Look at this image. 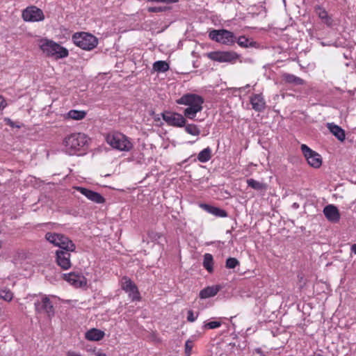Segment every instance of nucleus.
<instances>
[{
    "label": "nucleus",
    "mask_w": 356,
    "mask_h": 356,
    "mask_svg": "<svg viewBox=\"0 0 356 356\" xmlns=\"http://www.w3.org/2000/svg\"><path fill=\"white\" fill-rule=\"evenodd\" d=\"M176 102L178 104L188 106L184 111V117L190 120H194L197 113L202 110V104L204 101L203 97L198 95L188 93L184 95Z\"/></svg>",
    "instance_id": "obj_1"
},
{
    "label": "nucleus",
    "mask_w": 356,
    "mask_h": 356,
    "mask_svg": "<svg viewBox=\"0 0 356 356\" xmlns=\"http://www.w3.org/2000/svg\"><path fill=\"white\" fill-rule=\"evenodd\" d=\"M64 151L69 155L81 154L88 145V137L83 133H73L63 140Z\"/></svg>",
    "instance_id": "obj_2"
},
{
    "label": "nucleus",
    "mask_w": 356,
    "mask_h": 356,
    "mask_svg": "<svg viewBox=\"0 0 356 356\" xmlns=\"http://www.w3.org/2000/svg\"><path fill=\"white\" fill-rule=\"evenodd\" d=\"M38 45L40 49L47 57L54 60L63 59L69 55V51L65 47L50 39H40Z\"/></svg>",
    "instance_id": "obj_3"
},
{
    "label": "nucleus",
    "mask_w": 356,
    "mask_h": 356,
    "mask_svg": "<svg viewBox=\"0 0 356 356\" xmlns=\"http://www.w3.org/2000/svg\"><path fill=\"white\" fill-rule=\"evenodd\" d=\"M105 140L113 149L119 151L129 152L133 148V144L129 138L120 132L113 131L107 134Z\"/></svg>",
    "instance_id": "obj_4"
},
{
    "label": "nucleus",
    "mask_w": 356,
    "mask_h": 356,
    "mask_svg": "<svg viewBox=\"0 0 356 356\" xmlns=\"http://www.w3.org/2000/svg\"><path fill=\"white\" fill-rule=\"evenodd\" d=\"M45 238L55 246L60 248L58 250H71L72 252H75V244L64 234L47 232L45 234Z\"/></svg>",
    "instance_id": "obj_5"
},
{
    "label": "nucleus",
    "mask_w": 356,
    "mask_h": 356,
    "mask_svg": "<svg viewBox=\"0 0 356 356\" xmlns=\"http://www.w3.org/2000/svg\"><path fill=\"white\" fill-rule=\"evenodd\" d=\"M72 40L77 47L87 51L93 49L98 44L95 36L86 32L75 33L72 35Z\"/></svg>",
    "instance_id": "obj_6"
},
{
    "label": "nucleus",
    "mask_w": 356,
    "mask_h": 356,
    "mask_svg": "<svg viewBox=\"0 0 356 356\" xmlns=\"http://www.w3.org/2000/svg\"><path fill=\"white\" fill-rule=\"evenodd\" d=\"M209 37L213 41L226 45L234 44L236 40V37L234 33L225 29H213L209 32Z\"/></svg>",
    "instance_id": "obj_7"
},
{
    "label": "nucleus",
    "mask_w": 356,
    "mask_h": 356,
    "mask_svg": "<svg viewBox=\"0 0 356 356\" xmlns=\"http://www.w3.org/2000/svg\"><path fill=\"white\" fill-rule=\"evenodd\" d=\"M163 120L168 125L175 127H184L186 125V120L180 113L172 112L170 111H164L161 113Z\"/></svg>",
    "instance_id": "obj_8"
},
{
    "label": "nucleus",
    "mask_w": 356,
    "mask_h": 356,
    "mask_svg": "<svg viewBox=\"0 0 356 356\" xmlns=\"http://www.w3.org/2000/svg\"><path fill=\"white\" fill-rule=\"evenodd\" d=\"M300 149L308 164L311 167L314 168H319L321 166L322 158L318 153L312 150L305 144L301 145Z\"/></svg>",
    "instance_id": "obj_9"
},
{
    "label": "nucleus",
    "mask_w": 356,
    "mask_h": 356,
    "mask_svg": "<svg viewBox=\"0 0 356 356\" xmlns=\"http://www.w3.org/2000/svg\"><path fill=\"white\" fill-rule=\"evenodd\" d=\"M207 56L209 59L220 63H232L239 57V55L234 51H211Z\"/></svg>",
    "instance_id": "obj_10"
},
{
    "label": "nucleus",
    "mask_w": 356,
    "mask_h": 356,
    "mask_svg": "<svg viewBox=\"0 0 356 356\" xmlns=\"http://www.w3.org/2000/svg\"><path fill=\"white\" fill-rule=\"evenodd\" d=\"M121 288L128 293L131 300H140V296L136 284L128 277L124 276L121 281Z\"/></svg>",
    "instance_id": "obj_11"
},
{
    "label": "nucleus",
    "mask_w": 356,
    "mask_h": 356,
    "mask_svg": "<svg viewBox=\"0 0 356 356\" xmlns=\"http://www.w3.org/2000/svg\"><path fill=\"white\" fill-rule=\"evenodd\" d=\"M22 16L26 22H37L44 19L42 10L35 6H28L25 8L22 11Z\"/></svg>",
    "instance_id": "obj_12"
},
{
    "label": "nucleus",
    "mask_w": 356,
    "mask_h": 356,
    "mask_svg": "<svg viewBox=\"0 0 356 356\" xmlns=\"http://www.w3.org/2000/svg\"><path fill=\"white\" fill-rule=\"evenodd\" d=\"M71 250H56L55 261L56 264L63 270H66L71 268Z\"/></svg>",
    "instance_id": "obj_13"
},
{
    "label": "nucleus",
    "mask_w": 356,
    "mask_h": 356,
    "mask_svg": "<svg viewBox=\"0 0 356 356\" xmlns=\"http://www.w3.org/2000/svg\"><path fill=\"white\" fill-rule=\"evenodd\" d=\"M36 312H45L49 317L54 315V309L52 303L47 296L42 298V301H37L34 303Z\"/></svg>",
    "instance_id": "obj_14"
},
{
    "label": "nucleus",
    "mask_w": 356,
    "mask_h": 356,
    "mask_svg": "<svg viewBox=\"0 0 356 356\" xmlns=\"http://www.w3.org/2000/svg\"><path fill=\"white\" fill-rule=\"evenodd\" d=\"M76 191L86 197L89 200L96 204H104L106 202L105 198L99 193L93 191L90 189L78 186Z\"/></svg>",
    "instance_id": "obj_15"
},
{
    "label": "nucleus",
    "mask_w": 356,
    "mask_h": 356,
    "mask_svg": "<svg viewBox=\"0 0 356 356\" xmlns=\"http://www.w3.org/2000/svg\"><path fill=\"white\" fill-rule=\"evenodd\" d=\"M328 221L337 223L339 221L341 215L337 207L333 204L325 206L323 211Z\"/></svg>",
    "instance_id": "obj_16"
},
{
    "label": "nucleus",
    "mask_w": 356,
    "mask_h": 356,
    "mask_svg": "<svg viewBox=\"0 0 356 356\" xmlns=\"http://www.w3.org/2000/svg\"><path fill=\"white\" fill-rule=\"evenodd\" d=\"M63 279L76 288L86 284L85 277L74 273L63 274Z\"/></svg>",
    "instance_id": "obj_17"
},
{
    "label": "nucleus",
    "mask_w": 356,
    "mask_h": 356,
    "mask_svg": "<svg viewBox=\"0 0 356 356\" xmlns=\"http://www.w3.org/2000/svg\"><path fill=\"white\" fill-rule=\"evenodd\" d=\"M250 102L254 111L261 112L265 109L266 102L261 94L252 95Z\"/></svg>",
    "instance_id": "obj_18"
},
{
    "label": "nucleus",
    "mask_w": 356,
    "mask_h": 356,
    "mask_svg": "<svg viewBox=\"0 0 356 356\" xmlns=\"http://www.w3.org/2000/svg\"><path fill=\"white\" fill-rule=\"evenodd\" d=\"M200 207L204 209L207 212L220 218H225L227 216V213L225 210L218 207H216L207 204H202Z\"/></svg>",
    "instance_id": "obj_19"
},
{
    "label": "nucleus",
    "mask_w": 356,
    "mask_h": 356,
    "mask_svg": "<svg viewBox=\"0 0 356 356\" xmlns=\"http://www.w3.org/2000/svg\"><path fill=\"white\" fill-rule=\"evenodd\" d=\"M327 128L341 142L344 141L346 138L345 131L339 126L334 123H328Z\"/></svg>",
    "instance_id": "obj_20"
},
{
    "label": "nucleus",
    "mask_w": 356,
    "mask_h": 356,
    "mask_svg": "<svg viewBox=\"0 0 356 356\" xmlns=\"http://www.w3.org/2000/svg\"><path fill=\"white\" fill-rule=\"evenodd\" d=\"M221 289L219 285L207 286L200 292V297L202 299H206L216 296Z\"/></svg>",
    "instance_id": "obj_21"
},
{
    "label": "nucleus",
    "mask_w": 356,
    "mask_h": 356,
    "mask_svg": "<svg viewBox=\"0 0 356 356\" xmlns=\"http://www.w3.org/2000/svg\"><path fill=\"white\" fill-rule=\"evenodd\" d=\"M104 336V332L96 328H92L86 333V339L89 341H99Z\"/></svg>",
    "instance_id": "obj_22"
},
{
    "label": "nucleus",
    "mask_w": 356,
    "mask_h": 356,
    "mask_svg": "<svg viewBox=\"0 0 356 356\" xmlns=\"http://www.w3.org/2000/svg\"><path fill=\"white\" fill-rule=\"evenodd\" d=\"M283 79L288 83H292L296 86L302 85L304 80L293 74L286 73L283 75Z\"/></svg>",
    "instance_id": "obj_23"
},
{
    "label": "nucleus",
    "mask_w": 356,
    "mask_h": 356,
    "mask_svg": "<svg viewBox=\"0 0 356 356\" xmlns=\"http://www.w3.org/2000/svg\"><path fill=\"white\" fill-rule=\"evenodd\" d=\"M203 266L210 273L213 271V257L211 254H204Z\"/></svg>",
    "instance_id": "obj_24"
},
{
    "label": "nucleus",
    "mask_w": 356,
    "mask_h": 356,
    "mask_svg": "<svg viewBox=\"0 0 356 356\" xmlns=\"http://www.w3.org/2000/svg\"><path fill=\"white\" fill-rule=\"evenodd\" d=\"M86 115V112L79 110H70L67 113V118L72 120H80L83 119Z\"/></svg>",
    "instance_id": "obj_25"
},
{
    "label": "nucleus",
    "mask_w": 356,
    "mask_h": 356,
    "mask_svg": "<svg viewBox=\"0 0 356 356\" xmlns=\"http://www.w3.org/2000/svg\"><path fill=\"white\" fill-rule=\"evenodd\" d=\"M211 158V149L209 147L202 149L197 155V159L201 163H206Z\"/></svg>",
    "instance_id": "obj_26"
},
{
    "label": "nucleus",
    "mask_w": 356,
    "mask_h": 356,
    "mask_svg": "<svg viewBox=\"0 0 356 356\" xmlns=\"http://www.w3.org/2000/svg\"><path fill=\"white\" fill-rule=\"evenodd\" d=\"M236 42H237L240 47L244 48L254 47L256 44L255 42L250 40L244 35L236 38Z\"/></svg>",
    "instance_id": "obj_27"
},
{
    "label": "nucleus",
    "mask_w": 356,
    "mask_h": 356,
    "mask_svg": "<svg viewBox=\"0 0 356 356\" xmlns=\"http://www.w3.org/2000/svg\"><path fill=\"white\" fill-rule=\"evenodd\" d=\"M185 131L192 136H198L201 131L197 125L195 124H186L184 126Z\"/></svg>",
    "instance_id": "obj_28"
},
{
    "label": "nucleus",
    "mask_w": 356,
    "mask_h": 356,
    "mask_svg": "<svg viewBox=\"0 0 356 356\" xmlns=\"http://www.w3.org/2000/svg\"><path fill=\"white\" fill-rule=\"evenodd\" d=\"M247 184L249 187L257 190V191H264L266 189V184L259 182L253 179H249L247 180Z\"/></svg>",
    "instance_id": "obj_29"
},
{
    "label": "nucleus",
    "mask_w": 356,
    "mask_h": 356,
    "mask_svg": "<svg viewBox=\"0 0 356 356\" xmlns=\"http://www.w3.org/2000/svg\"><path fill=\"white\" fill-rule=\"evenodd\" d=\"M169 68L168 63L163 60L156 61L153 65V69L158 72H165Z\"/></svg>",
    "instance_id": "obj_30"
},
{
    "label": "nucleus",
    "mask_w": 356,
    "mask_h": 356,
    "mask_svg": "<svg viewBox=\"0 0 356 356\" xmlns=\"http://www.w3.org/2000/svg\"><path fill=\"white\" fill-rule=\"evenodd\" d=\"M0 298L6 302H10L13 298V293L8 288L1 289Z\"/></svg>",
    "instance_id": "obj_31"
},
{
    "label": "nucleus",
    "mask_w": 356,
    "mask_h": 356,
    "mask_svg": "<svg viewBox=\"0 0 356 356\" xmlns=\"http://www.w3.org/2000/svg\"><path fill=\"white\" fill-rule=\"evenodd\" d=\"M239 264L240 263L237 259L234 257H229L226 260L225 267L229 269H233L239 266Z\"/></svg>",
    "instance_id": "obj_32"
},
{
    "label": "nucleus",
    "mask_w": 356,
    "mask_h": 356,
    "mask_svg": "<svg viewBox=\"0 0 356 356\" xmlns=\"http://www.w3.org/2000/svg\"><path fill=\"white\" fill-rule=\"evenodd\" d=\"M315 11L321 19H325L327 18V13L323 8L321 6H317L315 8Z\"/></svg>",
    "instance_id": "obj_33"
},
{
    "label": "nucleus",
    "mask_w": 356,
    "mask_h": 356,
    "mask_svg": "<svg viewBox=\"0 0 356 356\" xmlns=\"http://www.w3.org/2000/svg\"><path fill=\"white\" fill-rule=\"evenodd\" d=\"M221 325L220 321H211L204 324V327L206 329H215Z\"/></svg>",
    "instance_id": "obj_34"
},
{
    "label": "nucleus",
    "mask_w": 356,
    "mask_h": 356,
    "mask_svg": "<svg viewBox=\"0 0 356 356\" xmlns=\"http://www.w3.org/2000/svg\"><path fill=\"white\" fill-rule=\"evenodd\" d=\"M166 7L163 6H153V7H148L147 10L149 13H161L166 10Z\"/></svg>",
    "instance_id": "obj_35"
},
{
    "label": "nucleus",
    "mask_w": 356,
    "mask_h": 356,
    "mask_svg": "<svg viewBox=\"0 0 356 356\" xmlns=\"http://www.w3.org/2000/svg\"><path fill=\"white\" fill-rule=\"evenodd\" d=\"M198 314L199 313H197L195 315L193 310H188L187 312V321L189 322H194L197 318Z\"/></svg>",
    "instance_id": "obj_36"
},
{
    "label": "nucleus",
    "mask_w": 356,
    "mask_h": 356,
    "mask_svg": "<svg viewBox=\"0 0 356 356\" xmlns=\"http://www.w3.org/2000/svg\"><path fill=\"white\" fill-rule=\"evenodd\" d=\"M193 348V342L190 340L186 341L185 343V353L188 356L191 353Z\"/></svg>",
    "instance_id": "obj_37"
},
{
    "label": "nucleus",
    "mask_w": 356,
    "mask_h": 356,
    "mask_svg": "<svg viewBox=\"0 0 356 356\" xmlns=\"http://www.w3.org/2000/svg\"><path fill=\"white\" fill-rule=\"evenodd\" d=\"M4 122H6V124L7 125H9L10 127H11L13 128L16 127V128L19 129L22 127L21 124H17L16 122L12 121L10 118H8L4 119Z\"/></svg>",
    "instance_id": "obj_38"
},
{
    "label": "nucleus",
    "mask_w": 356,
    "mask_h": 356,
    "mask_svg": "<svg viewBox=\"0 0 356 356\" xmlns=\"http://www.w3.org/2000/svg\"><path fill=\"white\" fill-rule=\"evenodd\" d=\"M148 2H158L165 3H175L179 2V0H146Z\"/></svg>",
    "instance_id": "obj_39"
},
{
    "label": "nucleus",
    "mask_w": 356,
    "mask_h": 356,
    "mask_svg": "<svg viewBox=\"0 0 356 356\" xmlns=\"http://www.w3.org/2000/svg\"><path fill=\"white\" fill-rule=\"evenodd\" d=\"M6 106V103L4 100V99L0 96V110H2L3 108H4Z\"/></svg>",
    "instance_id": "obj_40"
},
{
    "label": "nucleus",
    "mask_w": 356,
    "mask_h": 356,
    "mask_svg": "<svg viewBox=\"0 0 356 356\" xmlns=\"http://www.w3.org/2000/svg\"><path fill=\"white\" fill-rule=\"evenodd\" d=\"M67 356H81L80 354L76 353L75 352L69 351L67 353Z\"/></svg>",
    "instance_id": "obj_41"
},
{
    "label": "nucleus",
    "mask_w": 356,
    "mask_h": 356,
    "mask_svg": "<svg viewBox=\"0 0 356 356\" xmlns=\"http://www.w3.org/2000/svg\"><path fill=\"white\" fill-rule=\"evenodd\" d=\"M350 250L352 252L356 254V243L351 245Z\"/></svg>",
    "instance_id": "obj_42"
},
{
    "label": "nucleus",
    "mask_w": 356,
    "mask_h": 356,
    "mask_svg": "<svg viewBox=\"0 0 356 356\" xmlns=\"http://www.w3.org/2000/svg\"><path fill=\"white\" fill-rule=\"evenodd\" d=\"M291 207H292L293 209H298L300 207V205H299V204H298V203H297V202H294V203L292 204Z\"/></svg>",
    "instance_id": "obj_43"
},
{
    "label": "nucleus",
    "mask_w": 356,
    "mask_h": 356,
    "mask_svg": "<svg viewBox=\"0 0 356 356\" xmlns=\"http://www.w3.org/2000/svg\"><path fill=\"white\" fill-rule=\"evenodd\" d=\"M250 88V85L249 84H247L246 86H245L244 87H241V88H238V90L239 91H244L245 89Z\"/></svg>",
    "instance_id": "obj_44"
},
{
    "label": "nucleus",
    "mask_w": 356,
    "mask_h": 356,
    "mask_svg": "<svg viewBox=\"0 0 356 356\" xmlns=\"http://www.w3.org/2000/svg\"><path fill=\"white\" fill-rule=\"evenodd\" d=\"M161 235L160 234H157V233H156V234H154V236H152V238L153 239L156 240L157 238H159L161 237Z\"/></svg>",
    "instance_id": "obj_45"
},
{
    "label": "nucleus",
    "mask_w": 356,
    "mask_h": 356,
    "mask_svg": "<svg viewBox=\"0 0 356 356\" xmlns=\"http://www.w3.org/2000/svg\"><path fill=\"white\" fill-rule=\"evenodd\" d=\"M154 120L155 121H159L160 120V117L159 115H157L156 116L154 117Z\"/></svg>",
    "instance_id": "obj_46"
},
{
    "label": "nucleus",
    "mask_w": 356,
    "mask_h": 356,
    "mask_svg": "<svg viewBox=\"0 0 356 356\" xmlns=\"http://www.w3.org/2000/svg\"><path fill=\"white\" fill-rule=\"evenodd\" d=\"M257 353H261V350H260V349H257Z\"/></svg>",
    "instance_id": "obj_47"
},
{
    "label": "nucleus",
    "mask_w": 356,
    "mask_h": 356,
    "mask_svg": "<svg viewBox=\"0 0 356 356\" xmlns=\"http://www.w3.org/2000/svg\"><path fill=\"white\" fill-rule=\"evenodd\" d=\"M97 356H106L105 354H99Z\"/></svg>",
    "instance_id": "obj_48"
},
{
    "label": "nucleus",
    "mask_w": 356,
    "mask_h": 356,
    "mask_svg": "<svg viewBox=\"0 0 356 356\" xmlns=\"http://www.w3.org/2000/svg\"><path fill=\"white\" fill-rule=\"evenodd\" d=\"M142 29H147V26L146 27H141Z\"/></svg>",
    "instance_id": "obj_49"
}]
</instances>
